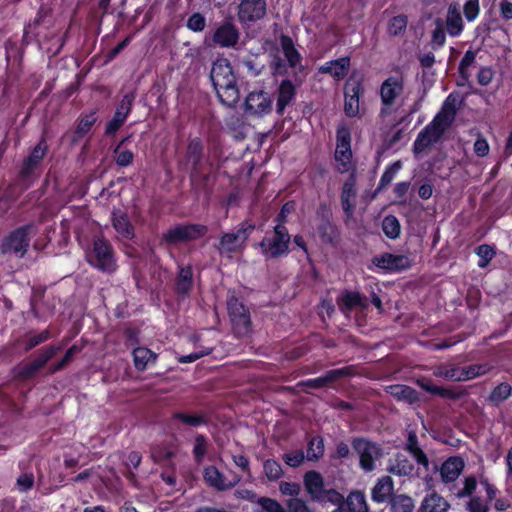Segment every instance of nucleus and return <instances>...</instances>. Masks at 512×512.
Segmentation results:
<instances>
[{
    "instance_id": "nucleus-26",
    "label": "nucleus",
    "mask_w": 512,
    "mask_h": 512,
    "mask_svg": "<svg viewBox=\"0 0 512 512\" xmlns=\"http://www.w3.org/2000/svg\"><path fill=\"white\" fill-rule=\"evenodd\" d=\"M56 351V347H49L45 349L34 361L25 365L21 369L20 375L23 378L31 377L53 357Z\"/></svg>"
},
{
    "instance_id": "nucleus-54",
    "label": "nucleus",
    "mask_w": 512,
    "mask_h": 512,
    "mask_svg": "<svg viewBox=\"0 0 512 512\" xmlns=\"http://www.w3.org/2000/svg\"><path fill=\"white\" fill-rule=\"evenodd\" d=\"M186 26L193 32H201L205 29L206 20L202 14L194 13L188 18Z\"/></svg>"
},
{
    "instance_id": "nucleus-37",
    "label": "nucleus",
    "mask_w": 512,
    "mask_h": 512,
    "mask_svg": "<svg viewBox=\"0 0 512 512\" xmlns=\"http://www.w3.org/2000/svg\"><path fill=\"white\" fill-rule=\"evenodd\" d=\"M346 506L350 512H368L365 495L360 491H354L348 495Z\"/></svg>"
},
{
    "instance_id": "nucleus-10",
    "label": "nucleus",
    "mask_w": 512,
    "mask_h": 512,
    "mask_svg": "<svg viewBox=\"0 0 512 512\" xmlns=\"http://www.w3.org/2000/svg\"><path fill=\"white\" fill-rule=\"evenodd\" d=\"M227 307L233 330L237 336H247L251 332V321L248 311L234 295L227 299Z\"/></svg>"
},
{
    "instance_id": "nucleus-47",
    "label": "nucleus",
    "mask_w": 512,
    "mask_h": 512,
    "mask_svg": "<svg viewBox=\"0 0 512 512\" xmlns=\"http://www.w3.org/2000/svg\"><path fill=\"white\" fill-rule=\"evenodd\" d=\"M512 388L507 383H501L490 394V400L496 404L505 401L511 395Z\"/></svg>"
},
{
    "instance_id": "nucleus-28",
    "label": "nucleus",
    "mask_w": 512,
    "mask_h": 512,
    "mask_svg": "<svg viewBox=\"0 0 512 512\" xmlns=\"http://www.w3.org/2000/svg\"><path fill=\"white\" fill-rule=\"evenodd\" d=\"M387 392L398 401L408 404L416 403L419 400L418 392L410 386L395 384L387 387Z\"/></svg>"
},
{
    "instance_id": "nucleus-50",
    "label": "nucleus",
    "mask_w": 512,
    "mask_h": 512,
    "mask_svg": "<svg viewBox=\"0 0 512 512\" xmlns=\"http://www.w3.org/2000/svg\"><path fill=\"white\" fill-rule=\"evenodd\" d=\"M463 13L468 22H473L480 13V0H466Z\"/></svg>"
},
{
    "instance_id": "nucleus-52",
    "label": "nucleus",
    "mask_w": 512,
    "mask_h": 512,
    "mask_svg": "<svg viewBox=\"0 0 512 512\" xmlns=\"http://www.w3.org/2000/svg\"><path fill=\"white\" fill-rule=\"evenodd\" d=\"M202 153V143L199 139H193L190 141L187 148V158L196 165L200 159Z\"/></svg>"
},
{
    "instance_id": "nucleus-53",
    "label": "nucleus",
    "mask_w": 512,
    "mask_h": 512,
    "mask_svg": "<svg viewBox=\"0 0 512 512\" xmlns=\"http://www.w3.org/2000/svg\"><path fill=\"white\" fill-rule=\"evenodd\" d=\"M257 503L265 512H286L283 506L272 498L261 497Z\"/></svg>"
},
{
    "instance_id": "nucleus-60",
    "label": "nucleus",
    "mask_w": 512,
    "mask_h": 512,
    "mask_svg": "<svg viewBox=\"0 0 512 512\" xmlns=\"http://www.w3.org/2000/svg\"><path fill=\"white\" fill-rule=\"evenodd\" d=\"M466 509L469 512H488V505L478 496H473L466 503Z\"/></svg>"
},
{
    "instance_id": "nucleus-16",
    "label": "nucleus",
    "mask_w": 512,
    "mask_h": 512,
    "mask_svg": "<svg viewBox=\"0 0 512 512\" xmlns=\"http://www.w3.org/2000/svg\"><path fill=\"white\" fill-rule=\"evenodd\" d=\"M267 12L266 0H242L238 6V19L242 23L261 20Z\"/></svg>"
},
{
    "instance_id": "nucleus-33",
    "label": "nucleus",
    "mask_w": 512,
    "mask_h": 512,
    "mask_svg": "<svg viewBox=\"0 0 512 512\" xmlns=\"http://www.w3.org/2000/svg\"><path fill=\"white\" fill-rule=\"evenodd\" d=\"M416 384L421 387L423 390L437 394L441 397L449 398V399H458L460 397V393L455 392L451 389H446L442 387H437L433 385L430 379L421 377L416 380Z\"/></svg>"
},
{
    "instance_id": "nucleus-5",
    "label": "nucleus",
    "mask_w": 512,
    "mask_h": 512,
    "mask_svg": "<svg viewBox=\"0 0 512 512\" xmlns=\"http://www.w3.org/2000/svg\"><path fill=\"white\" fill-rule=\"evenodd\" d=\"M304 487L310 498L319 502L338 504L342 501L340 493L334 489H325L322 475L316 471H308L303 478Z\"/></svg>"
},
{
    "instance_id": "nucleus-11",
    "label": "nucleus",
    "mask_w": 512,
    "mask_h": 512,
    "mask_svg": "<svg viewBox=\"0 0 512 512\" xmlns=\"http://www.w3.org/2000/svg\"><path fill=\"white\" fill-rule=\"evenodd\" d=\"M206 233V227L197 224L177 225L163 234L162 241L167 245L198 239Z\"/></svg>"
},
{
    "instance_id": "nucleus-25",
    "label": "nucleus",
    "mask_w": 512,
    "mask_h": 512,
    "mask_svg": "<svg viewBox=\"0 0 512 512\" xmlns=\"http://www.w3.org/2000/svg\"><path fill=\"white\" fill-rule=\"evenodd\" d=\"M356 188H355V180L353 177H350L343 185L342 193H341V203L344 212L348 217L353 215V211L355 208V198H356Z\"/></svg>"
},
{
    "instance_id": "nucleus-63",
    "label": "nucleus",
    "mask_w": 512,
    "mask_h": 512,
    "mask_svg": "<svg viewBox=\"0 0 512 512\" xmlns=\"http://www.w3.org/2000/svg\"><path fill=\"white\" fill-rule=\"evenodd\" d=\"M477 487L476 478L473 476L466 477L464 479V487L457 493L459 498H463L465 496H471Z\"/></svg>"
},
{
    "instance_id": "nucleus-35",
    "label": "nucleus",
    "mask_w": 512,
    "mask_h": 512,
    "mask_svg": "<svg viewBox=\"0 0 512 512\" xmlns=\"http://www.w3.org/2000/svg\"><path fill=\"white\" fill-rule=\"evenodd\" d=\"M47 150V145L44 141H40L32 150L29 157L25 160L23 166V172L25 174L30 173L35 166L42 160Z\"/></svg>"
},
{
    "instance_id": "nucleus-18",
    "label": "nucleus",
    "mask_w": 512,
    "mask_h": 512,
    "mask_svg": "<svg viewBox=\"0 0 512 512\" xmlns=\"http://www.w3.org/2000/svg\"><path fill=\"white\" fill-rule=\"evenodd\" d=\"M373 264L381 269L391 271L406 270L411 266V260L406 255L385 253L373 259Z\"/></svg>"
},
{
    "instance_id": "nucleus-17",
    "label": "nucleus",
    "mask_w": 512,
    "mask_h": 512,
    "mask_svg": "<svg viewBox=\"0 0 512 512\" xmlns=\"http://www.w3.org/2000/svg\"><path fill=\"white\" fill-rule=\"evenodd\" d=\"M239 37L238 28L232 22L227 21L216 28L212 40L220 47L230 48L238 43Z\"/></svg>"
},
{
    "instance_id": "nucleus-19",
    "label": "nucleus",
    "mask_w": 512,
    "mask_h": 512,
    "mask_svg": "<svg viewBox=\"0 0 512 512\" xmlns=\"http://www.w3.org/2000/svg\"><path fill=\"white\" fill-rule=\"evenodd\" d=\"M445 29L451 37H458L464 30V21L457 2H451L448 5L445 17Z\"/></svg>"
},
{
    "instance_id": "nucleus-8",
    "label": "nucleus",
    "mask_w": 512,
    "mask_h": 512,
    "mask_svg": "<svg viewBox=\"0 0 512 512\" xmlns=\"http://www.w3.org/2000/svg\"><path fill=\"white\" fill-rule=\"evenodd\" d=\"M351 135L347 127H340L336 135L335 161L340 173H347L353 169Z\"/></svg>"
},
{
    "instance_id": "nucleus-62",
    "label": "nucleus",
    "mask_w": 512,
    "mask_h": 512,
    "mask_svg": "<svg viewBox=\"0 0 512 512\" xmlns=\"http://www.w3.org/2000/svg\"><path fill=\"white\" fill-rule=\"evenodd\" d=\"M304 453L301 450L292 451L284 455L283 459L285 463L293 468H296L304 461Z\"/></svg>"
},
{
    "instance_id": "nucleus-41",
    "label": "nucleus",
    "mask_w": 512,
    "mask_h": 512,
    "mask_svg": "<svg viewBox=\"0 0 512 512\" xmlns=\"http://www.w3.org/2000/svg\"><path fill=\"white\" fill-rule=\"evenodd\" d=\"M382 229L384 234L391 239H396L401 230L398 219L392 215H388L383 219Z\"/></svg>"
},
{
    "instance_id": "nucleus-57",
    "label": "nucleus",
    "mask_w": 512,
    "mask_h": 512,
    "mask_svg": "<svg viewBox=\"0 0 512 512\" xmlns=\"http://www.w3.org/2000/svg\"><path fill=\"white\" fill-rule=\"evenodd\" d=\"M207 450V442L203 435H198L194 441L193 453L195 459L200 462L205 456Z\"/></svg>"
},
{
    "instance_id": "nucleus-51",
    "label": "nucleus",
    "mask_w": 512,
    "mask_h": 512,
    "mask_svg": "<svg viewBox=\"0 0 512 512\" xmlns=\"http://www.w3.org/2000/svg\"><path fill=\"white\" fill-rule=\"evenodd\" d=\"M97 117L95 112H92L90 114L85 115L79 122L77 129H76V136L78 138L84 136L90 128L93 126V124L96 122Z\"/></svg>"
},
{
    "instance_id": "nucleus-24",
    "label": "nucleus",
    "mask_w": 512,
    "mask_h": 512,
    "mask_svg": "<svg viewBox=\"0 0 512 512\" xmlns=\"http://www.w3.org/2000/svg\"><path fill=\"white\" fill-rule=\"evenodd\" d=\"M295 97V87L290 80H283L278 88L276 111L282 115Z\"/></svg>"
},
{
    "instance_id": "nucleus-15",
    "label": "nucleus",
    "mask_w": 512,
    "mask_h": 512,
    "mask_svg": "<svg viewBox=\"0 0 512 512\" xmlns=\"http://www.w3.org/2000/svg\"><path fill=\"white\" fill-rule=\"evenodd\" d=\"M353 446L359 455L361 467L365 471L375 469L376 462L382 457L380 447L363 439L355 440Z\"/></svg>"
},
{
    "instance_id": "nucleus-2",
    "label": "nucleus",
    "mask_w": 512,
    "mask_h": 512,
    "mask_svg": "<svg viewBox=\"0 0 512 512\" xmlns=\"http://www.w3.org/2000/svg\"><path fill=\"white\" fill-rule=\"evenodd\" d=\"M210 79L221 103L233 107L239 100V89L233 68L226 58L214 61Z\"/></svg>"
},
{
    "instance_id": "nucleus-48",
    "label": "nucleus",
    "mask_w": 512,
    "mask_h": 512,
    "mask_svg": "<svg viewBox=\"0 0 512 512\" xmlns=\"http://www.w3.org/2000/svg\"><path fill=\"white\" fill-rule=\"evenodd\" d=\"M476 254L479 257L478 266L485 268L494 257L495 251L490 245L483 244L476 249Z\"/></svg>"
},
{
    "instance_id": "nucleus-46",
    "label": "nucleus",
    "mask_w": 512,
    "mask_h": 512,
    "mask_svg": "<svg viewBox=\"0 0 512 512\" xmlns=\"http://www.w3.org/2000/svg\"><path fill=\"white\" fill-rule=\"evenodd\" d=\"M323 452V440L319 437H315L309 442L306 457L310 461L317 460L323 455Z\"/></svg>"
},
{
    "instance_id": "nucleus-59",
    "label": "nucleus",
    "mask_w": 512,
    "mask_h": 512,
    "mask_svg": "<svg viewBox=\"0 0 512 512\" xmlns=\"http://www.w3.org/2000/svg\"><path fill=\"white\" fill-rule=\"evenodd\" d=\"M286 512H312L306 502L300 498H291L286 503Z\"/></svg>"
},
{
    "instance_id": "nucleus-61",
    "label": "nucleus",
    "mask_w": 512,
    "mask_h": 512,
    "mask_svg": "<svg viewBox=\"0 0 512 512\" xmlns=\"http://www.w3.org/2000/svg\"><path fill=\"white\" fill-rule=\"evenodd\" d=\"M34 485V476L32 473L21 474L16 481V487L20 492L30 490Z\"/></svg>"
},
{
    "instance_id": "nucleus-42",
    "label": "nucleus",
    "mask_w": 512,
    "mask_h": 512,
    "mask_svg": "<svg viewBox=\"0 0 512 512\" xmlns=\"http://www.w3.org/2000/svg\"><path fill=\"white\" fill-rule=\"evenodd\" d=\"M408 24V19L405 15H398L393 17L387 26V31L391 36H399L402 35Z\"/></svg>"
},
{
    "instance_id": "nucleus-49",
    "label": "nucleus",
    "mask_w": 512,
    "mask_h": 512,
    "mask_svg": "<svg viewBox=\"0 0 512 512\" xmlns=\"http://www.w3.org/2000/svg\"><path fill=\"white\" fill-rule=\"evenodd\" d=\"M463 370L465 381H468L486 374L490 370V366L488 364H474L463 367Z\"/></svg>"
},
{
    "instance_id": "nucleus-56",
    "label": "nucleus",
    "mask_w": 512,
    "mask_h": 512,
    "mask_svg": "<svg viewBox=\"0 0 512 512\" xmlns=\"http://www.w3.org/2000/svg\"><path fill=\"white\" fill-rule=\"evenodd\" d=\"M400 169H401L400 162H395L391 166H389L386 169V171L383 173V175L381 176L380 186L385 187V186L389 185L393 181L394 177L396 176V174L398 173V171Z\"/></svg>"
},
{
    "instance_id": "nucleus-39",
    "label": "nucleus",
    "mask_w": 512,
    "mask_h": 512,
    "mask_svg": "<svg viewBox=\"0 0 512 512\" xmlns=\"http://www.w3.org/2000/svg\"><path fill=\"white\" fill-rule=\"evenodd\" d=\"M414 508V500L408 495L400 494L391 499V512H412Z\"/></svg>"
},
{
    "instance_id": "nucleus-6",
    "label": "nucleus",
    "mask_w": 512,
    "mask_h": 512,
    "mask_svg": "<svg viewBox=\"0 0 512 512\" xmlns=\"http://www.w3.org/2000/svg\"><path fill=\"white\" fill-rule=\"evenodd\" d=\"M32 234H34L32 225L17 228L4 237L0 245V252L2 254H14L22 258L27 252Z\"/></svg>"
},
{
    "instance_id": "nucleus-58",
    "label": "nucleus",
    "mask_w": 512,
    "mask_h": 512,
    "mask_svg": "<svg viewBox=\"0 0 512 512\" xmlns=\"http://www.w3.org/2000/svg\"><path fill=\"white\" fill-rule=\"evenodd\" d=\"M279 490L283 495L291 496L293 498H298L301 491V486L295 482H286L283 481L279 484Z\"/></svg>"
},
{
    "instance_id": "nucleus-22",
    "label": "nucleus",
    "mask_w": 512,
    "mask_h": 512,
    "mask_svg": "<svg viewBox=\"0 0 512 512\" xmlns=\"http://www.w3.org/2000/svg\"><path fill=\"white\" fill-rule=\"evenodd\" d=\"M348 374L347 368L333 369L327 371L323 376L309 379L305 382L299 383L301 386H305L312 389H318L327 386L328 384L336 381L337 379L346 376Z\"/></svg>"
},
{
    "instance_id": "nucleus-34",
    "label": "nucleus",
    "mask_w": 512,
    "mask_h": 512,
    "mask_svg": "<svg viewBox=\"0 0 512 512\" xmlns=\"http://www.w3.org/2000/svg\"><path fill=\"white\" fill-rule=\"evenodd\" d=\"M281 47L285 55V58L287 59L289 65L292 68H295L298 65H300L301 56L294 47V43L290 37L286 35L281 36Z\"/></svg>"
},
{
    "instance_id": "nucleus-7",
    "label": "nucleus",
    "mask_w": 512,
    "mask_h": 512,
    "mask_svg": "<svg viewBox=\"0 0 512 512\" xmlns=\"http://www.w3.org/2000/svg\"><path fill=\"white\" fill-rule=\"evenodd\" d=\"M290 235L286 227L279 223L272 236H266L259 243L263 255L267 258H278L288 253Z\"/></svg>"
},
{
    "instance_id": "nucleus-31",
    "label": "nucleus",
    "mask_w": 512,
    "mask_h": 512,
    "mask_svg": "<svg viewBox=\"0 0 512 512\" xmlns=\"http://www.w3.org/2000/svg\"><path fill=\"white\" fill-rule=\"evenodd\" d=\"M340 310L348 314L353 308L359 307L365 309L367 307L366 301L361 297L358 292H345L342 294L338 301Z\"/></svg>"
},
{
    "instance_id": "nucleus-14",
    "label": "nucleus",
    "mask_w": 512,
    "mask_h": 512,
    "mask_svg": "<svg viewBox=\"0 0 512 512\" xmlns=\"http://www.w3.org/2000/svg\"><path fill=\"white\" fill-rule=\"evenodd\" d=\"M203 478L206 484L217 491H226L235 487L241 480L237 474L225 476L214 465L206 466L203 470Z\"/></svg>"
},
{
    "instance_id": "nucleus-13",
    "label": "nucleus",
    "mask_w": 512,
    "mask_h": 512,
    "mask_svg": "<svg viewBox=\"0 0 512 512\" xmlns=\"http://www.w3.org/2000/svg\"><path fill=\"white\" fill-rule=\"evenodd\" d=\"M272 108V100L267 92L258 90L250 92L244 101V111L248 116L262 117Z\"/></svg>"
},
{
    "instance_id": "nucleus-36",
    "label": "nucleus",
    "mask_w": 512,
    "mask_h": 512,
    "mask_svg": "<svg viewBox=\"0 0 512 512\" xmlns=\"http://www.w3.org/2000/svg\"><path fill=\"white\" fill-rule=\"evenodd\" d=\"M406 448L419 464L428 468L429 460L423 450L418 446L417 436L414 432L409 433Z\"/></svg>"
},
{
    "instance_id": "nucleus-43",
    "label": "nucleus",
    "mask_w": 512,
    "mask_h": 512,
    "mask_svg": "<svg viewBox=\"0 0 512 512\" xmlns=\"http://www.w3.org/2000/svg\"><path fill=\"white\" fill-rule=\"evenodd\" d=\"M192 284V270L190 267H182L179 271L177 289L182 294L190 291Z\"/></svg>"
},
{
    "instance_id": "nucleus-27",
    "label": "nucleus",
    "mask_w": 512,
    "mask_h": 512,
    "mask_svg": "<svg viewBox=\"0 0 512 512\" xmlns=\"http://www.w3.org/2000/svg\"><path fill=\"white\" fill-rule=\"evenodd\" d=\"M112 224L120 238L128 240L134 237V228L125 213L114 211Z\"/></svg>"
},
{
    "instance_id": "nucleus-30",
    "label": "nucleus",
    "mask_w": 512,
    "mask_h": 512,
    "mask_svg": "<svg viewBox=\"0 0 512 512\" xmlns=\"http://www.w3.org/2000/svg\"><path fill=\"white\" fill-rule=\"evenodd\" d=\"M393 493V481L389 476L378 480L372 489V499L375 502L383 503L387 501Z\"/></svg>"
},
{
    "instance_id": "nucleus-1",
    "label": "nucleus",
    "mask_w": 512,
    "mask_h": 512,
    "mask_svg": "<svg viewBox=\"0 0 512 512\" xmlns=\"http://www.w3.org/2000/svg\"><path fill=\"white\" fill-rule=\"evenodd\" d=\"M456 116V99L449 95L444 101L441 110L433 120L418 134L414 142V152L420 153L428 146L436 143L446 129L452 124Z\"/></svg>"
},
{
    "instance_id": "nucleus-9",
    "label": "nucleus",
    "mask_w": 512,
    "mask_h": 512,
    "mask_svg": "<svg viewBox=\"0 0 512 512\" xmlns=\"http://www.w3.org/2000/svg\"><path fill=\"white\" fill-rule=\"evenodd\" d=\"M404 93V77L402 75H392L383 81L380 86L379 95L382 103L380 115L388 113L396 101Z\"/></svg>"
},
{
    "instance_id": "nucleus-4",
    "label": "nucleus",
    "mask_w": 512,
    "mask_h": 512,
    "mask_svg": "<svg viewBox=\"0 0 512 512\" xmlns=\"http://www.w3.org/2000/svg\"><path fill=\"white\" fill-rule=\"evenodd\" d=\"M86 259L91 266L104 273H113L117 269L111 245L101 238L94 240L92 249L86 254Z\"/></svg>"
},
{
    "instance_id": "nucleus-64",
    "label": "nucleus",
    "mask_w": 512,
    "mask_h": 512,
    "mask_svg": "<svg viewBox=\"0 0 512 512\" xmlns=\"http://www.w3.org/2000/svg\"><path fill=\"white\" fill-rule=\"evenodd\" d=\"M473 150L478 157H485L489 154L490 147L485 138L478 137L474 143Z\"/></svg>"
},
{
    "instance_id": "nucleus-20",
    "label": "nucleus",
    "mask_w": 512,
    "mask_h": 512,
    "mask_svg": "<svg viewBox=\"0 0 512 512\" xmlns=\"http://www.w3.org/2000/svg\"><path fill=\"white\" fill-rule=\"evenodd\" d=\"M134 97L132 95H125L120 104L118 105L113 118L106 125V133H115L125 122L128 114L130 113Z\"/></svg>"
},
{
    "instance_id": "nucleus-40",
    "label": "nucleus",
    "mask_w": 512,
    "mask_h": 512,
    "mask_svg": "<svg viewBox=\"0 0 512 512\" xmlns=\"http://www.w3.org/2000/svg\"><path fill=\"white\" fill-rule=\"evenodd\" d=\"M173 419L178 420L184 425L190 427H197L203 424H206V419L203 415L199 414H187L182 412H177L173 414Z\"/></svg>"
},
{
    "instance_id": "nucleus-32",
    "label": "nucleus",
    "mask_w": 512,
    "mask_h": 512,
    "mask_svg": "<svg viewBox=\"0 0 512 512\" xmlns=\"http://www.w3.org/2000/svg\"><path fill=\"white\" fill-rule=\"evenodd\" d=\"M157 354L146 347H137L133 350L135 368L144 371L150 362H155Z\"/></svg>"
},
{
    "instance_id": "nucleus-29",
    "label": "nucleus",
    "mask_w": 512,
    "mask_h": 512,
    "mask_svg": "<svg viewBox=\"0 0 512 512\" xmlns=\"http://www.w3.org/2000/svg\"><path fill=\"white\" fill-rule=\"evenodd\" d=\"M449 508L450 504L437 493L425 496L420 506L421 512H447Z\"/></svg>"
},
{
    "instance_id": "nucleus-3",
    "label": "nucleus",
    "mask_w": 512,
    "mask_h": 512,
    "mask_svg": "<svg viewBox=\"0 0 512 512\" xmlns=\"http://www.w3.org/2000/svg\"><path fill=\"white\" fill-rule=\"evenodd\" d=\"M254 228L253 224L243 222L236 230L223 233L217 245L219 254L230 258L233 254L241 252Z\"/></svg>"
},
{
    "instance_id": "nucleus-45",
    "label": "nucleus",
    "mask_w": 512,
    "mask_h": 512,
    "mask_svg": "<svg viewBox=\"0 0 512 512\" xmlns=\"http://www.w3.org/2000/svg\"><path fill=\"white\" fill-rule=\"evenodd\" d=\"M435 29L432 31L431 36V45L434 49H438L445 44L446 36L443 21L441 19H437L435 21Z\"/></svg>"
},
{
    "instance_id": "nucleus-55",
    "label": "nucleus",
    "mask_w": 512,
    "mask_h": 512,
    "mask_svg": "<svg viewBox=\"0 0 512 512\" xmlns=\"http://www.w3.org/2000/svg\"><path fill=\"white\" fill-rule=\"evenodd\" d=\"M123 141L115 149L116 163L119 166L125 167L133 162L134 155L131 151L121 148Z\"/></svg>"
},
{
    "instance_id": "nucleus-12",
    "label": "nucleus",
    "mask_w": 512,
    "mask_h": 512,
    "mask_svg": "<svg viewBox=\"0 0 512 512\" xmlns=\"http://www.w3.org/2000/svg\"><path fill=\"white\" fill-rule=\"evenodd\" d=\"M363 94V86L359 79L350 78L344 89V112L347 117L360 116V97Z\"/></svg>"
},
{
    "instance_id": "nucleus-23",
    "label": "nucleus",
    "mask_w": 512,
    "mask_h": 512,
    "mask_svg": "<svg viewBox=\"0 0 512 512\" xmlns=\"http://www.w3.org/2000/svg\"><path fill=\"white\" fill-rule=\"evenodd\" d=\"M350 67V59L348 57H342L330 62H326L319 68L321 73L330 74L335 79H343Z\"/></svg>"
},
{
    "instance_id": "nucleus-44",
    "label": "nucleus",
    "mask_w": 512,
    "mask_h": 512,
    "mask_svg": "<svg viewBox=\"0 0 512 512\" xmlns=\"http://www.w3.org/2000/svg\"><path fill=\"white\" fill-rule=\"evenodd\" d=\"M263 469L266 477L270 481H276L280 479L283 475V470L280 463L273 459L266 460L264 462Z\"/></svg>"
},
{
    "instance_id": "nucleus-38",
    "label": "nucleus",
    "mask_w": 512,
    "mask_h": 512,
    "mask_svg": "<svg viewBox=\"0 0 512 512\" xmlns=\"http://www.w3.org/2000/svg\"><path fill=\"white\" fill-rule=\"evenodd\" d=\"M413 464L403 455H398L388 471L397 476H408L413 472Z\"/></svg>"
},
{
    "instance_id": "nucleus-21",
    "label": "nucleus",
    "mask_w": 512,
    "mask_h": 512,
    "mask_svg": "<svg viewBox=\"0 0 512 512\" xmlns=\"http://www.w3.org/2000/svg\"><path fill=\"white\" fill-rule=\"evenodd\" d=\"M464 462L460 457L448 458L439 468L441 480L444 483L454 482L461 474Z\"/></svg>"
}]
</instances>
